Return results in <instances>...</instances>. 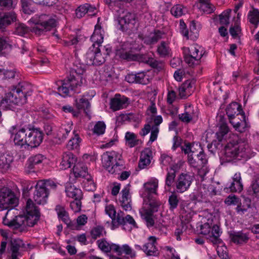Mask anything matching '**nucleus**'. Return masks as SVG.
<instances>
[{
  "label": "nucleus",
  "mask_w": 259,
  "mask_h": 259,
  "mask_svg": "<svg viewBox=\"0 0 259 259\" xmlns=\"http://www.w3.org/2000/svg\"><path fill=\"white\" fill-rule=\"evenodd\" d=\"M128 104V98L119 94H116L115 97L111 99L110 103V108L113 111L125 108Z\"/></svg>",
  "instance_id": "nucleus-24"
},
{
  "label": "nucleus",
  "mask_w": 259,
  "mask_h": 259,
  "mask_svg": "<svg viewBox=\"0 0 259 259\" xmlns=\"http://www.w3.org/2000/svg\"><path fill=\"white\" fill-rule=\"evenodd\" d=\"M12 159L9 156L7 157L5 156L0 157V171L5 172L10 166Z\"/></svg>",
  "instance_id": "nucleus-44"
},
{
  "label": "nucleus",
  "mask_w": 259,
  "mask_h": 259,
  "mask_svg": "<svg viewBox=\"0 0 259 259\" xmlns=\"http://www.w3.org/2000/svg\"><path fill=\"white\" fill-rule=\"evenodd\" d=\"M247 17L249 22L256 28L259 24V10L252 8V10L249 11Z\"/></svg>",
  "instance_id": "nucleus-39"
},
{
  "label": "nucleus",
  "mask_w": 259,
  "mask_h": 259,
  "mask_svg": "<svg viewBox=\"0 0 259 259\" xmlns=\"http://www.w3.org/2000/svg\"><path fill=\"white\" fill-rule=\"evenodd\" d=\"M163 33L160 30H155L154 33H150L148 36H145L143 40L144 43L148 45H152L156 44L159 39H161Z\"/></svg>",
  "instance_id": "nucleus-31"
},
{
  "label": "nucleus",
  "mask_w": 259,
  "mask_h": 259,
  "mask_svg": "<svg viewBox=\"0 0 259 259\" xmlns=\"http://www.w3.org/2000/svg\"><path fill=\"white\" fill-rule=\"evenodd\" d=\"M120 158H121V155L113 151L104 153L102 156L103 165L108 171Z\"/></svg>",
  "instance_id": "nucleus-16"
},
{
  "label": "nucleus",
  "mask_w": 259,
  "mask_h": 259,
  "mask_svg": "<svg viewBox=\"0 0 259 259\" xmlns=\"http://www.w3.org/2000/svg\"><path fill=\"white\" fill-rule=\"evenodd\" d=\"M56 185L50 181H40L36 185L33 193V199L36 203L44 205L47 202L49 195V187L55 188Z\"/></svg>",
  "instance_id": "nucleus-6"
},
{
  "label": "nucleus",
  "mask_w": 259,
  "mask_h": 259,
  "mask_svg": "<svg viewBox=\"0 0 259 259\" xmlns=\"http://www.w3.org/2000/svg\"><path fill=\"white\" fill-rule=\"evenodd\" d=\"M210 225L208 223H205L200 226V234L204 236V237L208 242L210 241Z\"/></svg>",
  "instance_id": "nucleus-50"
},
{
  "label": "nucleus",
  "mask_w": 259,
  "mask_h": 259,
  "mask_svg": "<svg viewBox=\"0 0 259 259\" xmlns=\"http://www.w3.org/2000/svg\"><path fill=\"white\" fill-rule=\"evenodd\" d=\"M106 125L103 121H98L95 125L93 132L98 136L103 135L105 131Z\"/></svg>",
  "instance_id": "nucleus-57"
},
{
  "label": "nucleus",
  "mask_w": 259,
  "mask_h": 259,
  "mask_svg": "<svg viewBox=\"0 0 259 259\" xmlns=\"http://www.w3.org/2000/svg\"><path fill=\"white\" fill-rule=\"evenodd\" d=\"M32 87L25 82H19L13 86L0 100V108L4 110H12L14 105H22L27 102V97L31 95Z\"/></svg>",
  "instance_id": "nucleus-2"
},
{
  "label": "nucleus",
  "mask_w": 259,
  "mask_h": 259,
  "mask_svg": "<svg viewBox=\"0 0 259 259\" xmlns=\"http://www.w3.org/2000/svg\"><path fill=\"white\" fill-rule=\"evenodd\" d=\"M98 247L104 252H110L111 251V246L109 242L105 239L98 240L97 241Z\"/></svg>",
  "instance_id": "nucleus-59"
},
{
  "label": "nucleus",
  "mask_w": 259,
  "mask_h": 259,
  "mask_svg": "<svg viewBox=\"0 0 259 259\" xmlns=\"http://www.w3.org/2000/svg\"><path fill=\"white\" fill-rule=\"evenodd\" d=\"M11 42L9 37L0 34V55H5L11 51Z\"/></svg>",
  "instance_id": "nucleus-29"
},
{
  "label": "nucleus",
  "mask_w": 259,
  "mask_h": 259,
  "mask_svg": "<svg viewBox=\"0 0 259 259\" xmlns=\"http://www.w3.org/2000/svg\"><path fill=\"white\" fill-rule=\"evenodd\" d=\"M222 233L219 224L214 225L211 227V242L213 244H222V240L219 238Z\"/></svg>",
  "instance_id": "nucleus-35"
},
{
  "label": "nucleus",
  "mask_w": 259,
  "mask_h": 259,
  "mask_svg": "<svg viewBox=\"0 0 259 259\" xmlns=\"http://www.w3.org/2000/svg\"><path fill=\"white\" fill-rule=\"evenodd\" d=\"M116 222L118 225L122 226L123 229L125 230L130 231L132 227H137L136 223L133 218L130 215L124 217L122 212L117 213Z\"/></svg>",
  "instance_id": "nucleus-21"
},
{
  "label": "nucleus",
  "mask_w": 259,
  "mask_h": 259,
  "mask_svg": "<svg viewBox=\"0 0 259 259\" xmlns=\"http://www.w3.org/2000/svg\"><path fill=\"white\" fill-rule=\"evenodd\" d=\"M157 53L161 58L169 56L171 54V49L169 46V44L162 41L157 46Z\"/></svg>",
  "instance_id": "nucleus-34"
},
{
  "label": "nucleus",
  "mask_w": 259,
  "mask_h": 259,
  "mask_svg": "<svg viewBox=\"0 0 259 259\" xmlns=\"http://www.w3.org/2000/svg\"><path fill=\"white\" fill-rule=\"evenodd\" d=\"M156 245V238L150 236L147 242L143 246V251L147 256H158L159 253Z\"/></svg>",
  "instance_id": "nucleus-17"
},
{
  "label": "nucleus",
  "mask_w": 259,
  "mask_h": 259,
  "mask_svg": "<svg viewBox=\"0 0 259 259\" xmlns=\"http://www.w3.org/2000/svg\"><path fill=\"white\" fill-rule=\"evenodd\" d=\"M45 159V156L40 154L31 156L26 164L25 171L28 174L35 172Z\"/></svg>",
  "instance_id": "nucleus-15"
},
{
  "label": "nucleus",
  "mask_w": 259,
  "mask_h": 259,
  "mask_svg": "<svg viewBox=\"0 0 259 259\" xmlns=\"http://www.w3.org/2000/svg\"><path fill=\"white\" fill-rule=\"evenodd\" d=\"M240 117L242 118V120H239V123L235 126L234 128L236 131L243 133L245 131L247 128L248 127V123L247 122L246 118L245 116V113L240 115Z\"/></svg>",
  "instance_id": "nucleus-48"
},
{
  "label": "nucleus",
  "mask_w": 259,
  "mask_h": 259,
  "mask_svg": "<svg viewBox=\"0 0 259 259\" xmlns=\"http://www.w3.org/2000/svg\"><path fill=\"white\" fill-rule=\"evenodd\" d=\"M116 55L120 58L127 61H134L135 59V54H133L131 51H127L123 48L116 51Z\"/></svg>",
  "instance_id": "nucleus-42"
},
{
  "label": "nucleus",
  "mask_w": 259,
  "mask_h": 259,
  "mask_svg": "<svg viewBox=\"0 0 259 259\" xmlns=\"http://www.w3.org/2000/svg\"><path fill=\"white\" fill-rule=\"evenodd\" d=\"M183 54L185 61L190 66H192L198 62L202 57V52L196 46H191L190 48H183Z\"/></svg>",
  "instance_id": "nucleus-12"
},
{
  "label": "nucleus",
  "mask_w": 259,
  "mask_h": 259,
  "mask_svg": "<svg viewBox=\"0 0 259 259\" xmlns=\"http://www.w3.org/2000/svg\"><path fill=\"white\" fill-rule=\"evenodd\" d=\"M103 232H105L104 227L101 226H97L93 228L91 234L92 238L96 239L97 238L103 236Z\"/></svg>",
  "instance_id": "nucleus-60"
},
{
  "label": "nucleus",
  "mask_w": 259,
  "mask_h": 259,
  "mask_svg": "<svg viewBox=\"0 0 259 259\" xmlns=\"http://www.w3.org/2000/svg\"><path fill=\"white\" fill-rule=\"evenodd\" d=\"M226 110L228 118L232 117L236 115L240 116V115L244 114L242 109L241 106L237 102L230 103L227 106Z\"/></svg>",
  "instance_id": "nucleus-30"
},
{
  "label": "nucleus",
  "mask_w": 259,
  "mask_h": 259,
  "mask_svg": "<svg viewBox=\"0 0 259 259\" xmlns=\"http://www.w3.org/2000/svg\"><path fill=\"white\" fill-rule=\"evenodd\" d=\"M148 200L149 202V210H147L151 212L152 213L154 212L157 211L160 205L159 202L155 200L154 197L152 198L151 199Z\"/></svg>",
  "instance_id": "nucleus-64"
},
{
  "label": "nucleus",
  "mask_w": 259,
  "mask_h": 259,
  "mask_svg": "<svg viewBox=\"0 0 259 259\" xmlns=\"http://www.w3.org/2000/svg\"><path fill=\"white\" fill-rule=\"evenodd\" d=\"M201 199L200 200L202 202L207 203L209 202V198L210 197V191L203 187L201 189L200 191Z\"/></svg>",
  "instance_id": "nucleus-61"
},
{
  "label": "nucleus",
  "mask_w": 259,
  "mask_h": 259,
  "mask_svg": "<svg viewBox=\"0 0 259 259\" xmlns=\"http://www.w3.org/2000/svg\"><path fill=\"white\" fill-rule=\"evenodd\" d=\"M29 31V28L23 23H19L16 25L15 34L20 36H23Z\"/></svg>",
  "instance_id": "nucleus-58"
},
{
  "label": "nucleus",
  "mask_w": 259,
  "mask_h": 259,
  "mask_svg": "<svg viewBox=\"0 0 259 259\" xmlns=\"http://www.w3.org/2000/svg\"><path fill=\"white\" fill-rule=\"evenodd\" d=\"M218 131L215 133L219 142L218 146L225 145V154L227 157L241 159L242 158H250V149L247 143L240 140L238 136L231 134L225 118L220 115L217 117Z\"/></svg>",
  "instance_id": "nucleus-1"
},
{
  "label": "nucleus",
  "mask_w": 259,
  "mask_h": 259,
  "mask_svg": "<svg viewBox=\"0 0 259 259\" xmlns=\"http://www.w3.org/2000/svg\"><path fill=\"white\" fill-rule=\"evenodd\" d=\"M18 200L15 193L9 188L3 187L0 190V208L7 209L17 205Z\"/></svg>",
  "instance_id": "nucleus-8"
},
{
  "label": "nucleus",
  "mask_w": 259,
  "mask_h": 259,
  "mask_svg": "<svg viewBox=\"0 0 259 259\" xmlns=\"http://www.w3.org/2000/svg\"><path fill=\"white\" fill-rule=\"evenodd\" d=\"M104 30L99 25H96L94 31L91 37V40L95 47H100L103 42Z\"/></svg>",
  "instance_id": "nucleus-28"
},
{
  "label": "nucleus",
  "mask_w": 259,
  "mask_h": 259,
  "mask_svg": "<svg viewBox=\"0 0 259 259\" xmlns=\"http://www.w3.org/2000/svg\"><path fill=\"white\" fill-rule=\"evenodd\" d=\"M55 210L57 212L58 218L64 223L67 225H69L71 221L69 219L68 214L63 206L60 205H57L56 206Z\"/></svg>",
  "instance_id": "nucleus-37"
},
{
  "label": "nucleus",
  "mask_w": 259,
  "mask_h": 259,
  "mask_svg": "<svg viewBox=\"0 0 259 259\" xmlns=\"http://www.w3.org/2000/svg\"><path fill=\"white\" fill-rule=\"evenodd\" d=\"M26 213L24 215L16 216L15 219L9 220L7 219L8 211L3 218V223L8 226L19 228L21 226L33 227L40 218V212L31 199H28L25 206Z\"/></svg>",
  "instance_id": "nucleus-4"
},
{
  "label": "nucleus",
  "mask_w": 259,
  "mask_h": 259,
  "mask_svg": "<svg viewBox=\"0 0 259 259\" xmlns=\"http://www.w3.org/2000/svg\"><path fill=\"white\" fill-rule=\"evenodd\" d=\"M187 12L186 9L181 5H176L170 9L172 15L176 18H179L185 15Z\"/></svg>",
  "instance_id": "nucleus-43"
},
{
  "label": "nucleus",
  "mask_w": 259,
  "mask_h": 259,
  "mask_svg": "<svg viewBox=\"0 0 259 259\" xmlns=\"http://www.w3.org/2000/svg\"><path fill=\"white\" fill-rule=\"evenodd\" d=\"M231 10L229 9L223 12L218 16L214 15H213V19L214 22L219 20L220 24L225 25H228L229 23V17Z\"/></svg>",
  "instance_id": "nucleus-38"
},
{
  "label": "nucleus",
  "mask_w": 259,
  "mask_h": 259,
  "mask_svg": "<svg viewBox=\"0 0 259 259\" xmlns=\"http://www.w3.org/2000/svg\"><path fill=\"white\" fill-rule=\"evenodd\" d=\"M198 110L190 104L185 106V112L179 115L180 119L183 122H189L191 120L197 118Z\"/></svg>",
  "instance_id": "nucleus-19"
},
{
  "label": "nucleus",
  "mask_w": 259,
  "mask_h": 259,
  "mask_svg": "<svg viewBox=\"0 0 259 259\" xmlns=\"http://www.w3.org/2000/svg\"><path fill=\"white\" fill-rule=\"evenodd\" d=\"M230 238L232 242L242 245L246 244L250 239V233L244 231H233L230 234Z\"/></svg>",
  "instance_id": "nucleus-18"
},
{
  "label": "nucleus",
  "mask_w": 259,
  "mask_h": 259,
  "mask_svg": "<svg viewBox=\"0 0 259 259\" xmlns=\"http://www.w3.org/2000/svg\"><path fill=\"white\" fill-rule=\"evenodd\" d=\"M84 71L81 67L71 68L69 75L63 80L59 81L61 84L58 88L59 94L65 97L80 93L82 84V75Z\"/></svg>",
  "instance_id": "nucleus-3"
},
{
  "label": "nucleus",
  "mask_w": 259,
  "mask_h": 259,
  "mask_svg": "<svg viewBox=\"0 0 259 259\" xmlns=\"http://www.w3.org/2000/svg\"><path fill=\"white\" fill-rule=\"evenodd\" d=\"M136 74V83L146 85L150 82L149 76L147 74V72L141 71Z\"/></svg>",
  "instance_id": "nucleus-45"
},
{
  "label": "nucleus",
  "mask_w": 259,
  "mask_h": 259,
  "mask_svg": "<svg viewBox=\"0 0 259 259\" xmlns=\"http://www.w3.org/2000/svg\"><path fill=\"white\" fill-rule=\"evenodd\" d=\"M17 0H0V8L3 10H10L15 8Z\"/></svg>",
  "instance_id": "nucleus-46"
},
{
  "label": "nucleus",
  "mask_w": 259,
  "mask_h": 259,
  "mask_svg": "<svg viewBox=\"0 0 259 259\" xmlns=\"http://www.w3.org/2000/svg\"><path fill=\"white\" fill-rule=\"evenodd\" d=\"M35 25L31 28V31L37 35H40L46 31L56 27L57 21L55 19L49 17L48 16L42 15L36 22H33Z\"/></svg>",
  "instance_id": "nucleus-7"
},
{
  "label": "nucleus",
  "mask_w": 259,
  "mask_h": 259,
  "mask_svg": "<svg viewBox=\"0 0 259 259\" xmlns=\"http://www.w3.org/2000/svg\"><path fill=\"white\" fill-rule=\"evenodd\" d=\"M77 162V157L72 153L66 152L63 153L60 163V168L66 169L74 166Z\"/></svg>",
  "instance_id": "nucleus-27"
},
{
  "label": "nucleus",
  "mask_w": 259,
  "mask_h": 259,
  "mask_svg": "<svg viewBox=\"0 0 259 259\" xmlns=\"http://www.w3.org/2000/svg\"><path fill=\"white\" fill-rule=\"evenodd\" d=\"M186 230V227L183 223L178 226L174 233L175 236L178 241H181L182 240L184 236V232Z\"/></svg>",
  "instance_id": "nucleus-63"
},
{
  "label": "nucleus",
  "mask_w": 259,
  "mask_h": 259,
  "mask_svg": "<svg viewBox=\"0 0 259 259\" xmlns=\"http://www.w3.org/2000/svg\"><path fill=\"white\" fill-rule=\"evenodd\" d=\"M158 187L157 179H153L144 185V191L142 193V197L144 199H151L157 195V190Z\"/></svg>",
  "instance_id": "nucleus-14"
},
{
  "label": "nucleus",
  "mask_w": 259,
  "mask_h": 259,
  "mask_svg": "<svg viewBox=\"0 0 259 259\" xmlns=\"http://www.w3.org/2000/svg\"><path fill=\"white\" fill-rule=\"evenodd\" d=\"M43 139L44 133L40 128L25 126L16 131L13 140L15 145L20 147L27 145L35 148L40 145Z\"/></svg>",
  "instance_id": "nucleus-5"
},
{
  "label": "nucleus",
  "mask_w": 259,
  "mask_h": 259,
  "mask_svg": "<svg viewBox=\"0 0 259 259\" xmlns=\"http://www.w3.org/2000/svg\"><path fill=\"white\" fill-rule=\"evenodd\" d=\"M72 127L73 122L71 121H65L61 124L57 134V137L59 141V144L64 142L67 139L72 130Z\"/></svg>",
  "instance_id": "nucleus-23"
},
{
  "label": "nucleus",
  "mask_w": 259,
  "mask_h": 259,
  "mask_svg": "<svg viewBox=\"0 0 259 259\" xmlns=\"http://www.w3.org/2000/svg\"><path fill=\"white\" fill-rule=\"evenodd\" d=\"M86 62L89 65H100L106 60L105 56L99 47H95V45L89 48L85 55Z\"/></svg>",
  "instance_id": "nucleus-10"
},
{
  "label": "nucleus",
  "mask_w": 259,
  "mask_h": 259,
  "mask_svg": "<svg viewBox=\"0 0 259 259\" xmlns=\"http://www.w3.org/2000/svg\"><path fill=\"white\" fill-rule=\"evenodd\" d=\"M73 172L76 178L81 177L85 178L88 183L90 184V188L88 191L93 190L95 189V185L89 176L87 167L83 162H76L73 167Z\"/></svg>",
  "instance_id": "nucleus-13"
},
{
  "label": "nucleus",
  "mask_w": 259,
  "mask_h": 259,
  "mask_svg": "<svg viewBox=\"0 0 259 259\" xmlns=\"http://www.w3.org/2000/svg\"><path fill=\"white\" fill-rule=\"evenodd\" d=\"M150 152H142L140 156V159L139 162V167L140 169L145 168L151 162Z\"/></svg>",
  "instance_id": "nucleus-40"
},
{
  "label": "nucleus",
  "mask_w": 259,
  "mask_h": 259,
  "mask_svg": "<svg viewBox=\"0 0 259 259\" xmlns=\"http://www.w3.org/2000/svg\"><path fill=\"white\" fill-rule=\"evenodd\" d=\"M125 139L126 144L131 148L138 145L139 143V140L137 139L136 135L134 133L130 132L125 133Z\"/></svg>",
  "instance_id": "nucleus-41"
},
{
  "label": "nucleus",
  "mask_w": 259,
  "mask_h": 259,
  "mask_svg": "<svg viewBox=\"0 0 259 259\" xmlns=\"http://www.w3.org/2000/svg\"><path fill=\"white\" fill-rule=\"evenodd\" d=\"M250 187L252 189L253 195L255 197L259 198V174L253 177Z\"/></svg>",
  "instance_id": "nucleus-51"
},
{
  "label": "nucleus",
  "mask_w": 259,
  "mask_h": 259,
  "mask_svg": "<svg viewBox=\"0 0 259 259\" xmlns=\"http://www.w3.org/2000/svg\"><path fill=\"white\" fill-rule=\"evenodd\" d=\"M218 246L216 247V250L219 256L222 259H228V254L227 253V247L224 245L223 242L222 244H217Z\"/></svg>",
  "instance_id": "nucleus-56"
},
{
  "label": "nucleus",
  "mask_w": 259,
  "mask_h": 259,
  "mask_svg": "<svg viewBox=\"0 0 259 259\" xmlns=\"http://www.w3.org/2000/svg\"><path fill=\"white\" fill-rule=\"evenodd\" d=\"M168 202L170 210H173L176 209L179 203V199L178 195L175 193H172L169 196Z\"/></svg>",
  "instance_id": "nucleus-55"
},
{
  "label": "nucleus",
  "mask_w": 259,
  "mask_h": 259,
  "mask_svg": "<svg viewBox=\"0 0 259 259\" xmlns=\"http://www.w3.org/2000/svg\"><path fill=\"white\" fill-rule=\"evenodd\" d=\"M203 14H210V0H198L194 5Z\"/></svg>",
  "instance_id": "nucleus-33"
},
{
  "label": "nucleus",
  "mask_w": 259,
  "mask_h": 259,
  "mask_svg": "<svg viewBox=\"0 0 259 259\" xmlns=\"http://www.w3.org/2000/svg\"><path fill=\"white\" fill-rule=\"evenodd\" d=\"M22 9L23 12L26 14H31L34 10L33 9L31 0H21Z\"/></svg>",
  "instance_id": "nucleus-54"
},
{
  "label": "nucleus",
  "mask_w": 259,
  "mask_h": 259,
  "mask_svg": "<svg viewBox=\"0 0 259 259\" xmlns=\"http://www.w3.org/2000/svg\"><path fill=\"white\" fill-rule=\"evenodd\" d=\"M193 154L189 155L188 158V162L190 166L194 168L199 169L201 167L199 170V175L202 178V180H204V177L206 174L208 172V170H205L203 168L205 164L207 162L206 156L203 151L199 152V154L196 155V157L194 158Z\"/></svg>",
  "instance_id": "nucleus-9"
},
{
  "label": "nucleus",
  "mask_w": 259,
  "mask_h": 259,
  "mask_svg": "<svg viewBox=\"0 0 259 259\" xmlns=\"http://www.w3.org/2000/svg\"><path fill=\"white\" fill-rule=\"evenodd\" d=\"M232 179V182L224 188V190L226 192L228 191L231 192H240L243 188L240 173H236Z\"/></svg>",
  "instance_id": "nucleus-25"
},
{
  "label": "nucleus",
  "mask_w": 259,
  "mask_h": 259,
  "mask_svg": "<svg viewBox=\"0 0 259 259\" xmlns=\"http://www.w3.org/2000/svg\"><path fill=\"white\" fill-rule=\"evenodd\" d=\"M193 181V177L189 173L182 172L177 178L175 183V190L177 192L183 193L190 187Z\"/></svg>",
  "instance_id": "nucleus-11"
},
{
  "label": "nucleus",
  "mask_w": 259,
  "mask_h": 259,
  "mask_svg": "<svg viewBox=\"0 0 259 259\" xmlns=\"http://www.w3.org/2000/svg\"><path fill=\"white\" fill-rule=\"evenodd\" d=\"M72 133L73 136L68 141L67 145V148L69 150L77 149L81 142V139L76 131L74 130Z\"/></svg>",
  "instance_id": "nucleus-32"
},
{
  "label": "nucleus",
  "mask_w": 259,
  "mask_h": 259,
  "mask_svg": "<svg viewBox=\"0 0 259 259\" xmlns=\"http://www.w3.org/2000/svg\"><path fill=\"white\" fill-rule=\"evenodd\" d=\"M106 213L112 220V223H115L116 219V210L113 205L109 204L107 205L105 207Z\"/></svg>",
  "instance_id": "nucleus-62"
},
{
  "label": "nucleus",
  "mask_w": 259,
  "mask_h": 259,
  "mask_svg": "<svg viewBox=\"0 0 259 259\" xmlns=\"http://www.w3.org/2000/svg\"><path fill=\"white\" fill-rule=\"evenodd\" d=\"M118 22L120 26V29L124 31L130 28V25H134L135 23V16L133 14L127 13L124 16L119 17Z\"/></svg>",
  "instance_id": "nucleus-26"
},
{
  "label": "nucleus",
  "mask_w": 259,
  "mask_h": 259,
  "mask_svg": "<svg viewBox=\"0 0 259 259\" xmlns=\"http://www.w3.org/2000/svg\"><path fill=\"white\" fill-rule=\"evenodd\" d=\"M117 160H118L108 170V171L112 174H119V172L124 168V166L123 164V162L121 158H118Z\"/></svg>",
  "instance_id": "nucleus-49"
},
{
  "label": "nucleus",
  "mask_w": 259,
  "mask_h": 259,
  "mask_svg": "<svg viewBox=\"0 0 259 259\" xmlns=\"http://www.w3.org/2000/svg\"><path fill=\"white\" fill-rule=\"evenodd\" d=\"M16 14L14 11L0 13V30L5 31L7 26L16 21Z\"/></svg>",
  "instance_id": "nucleus-20"
},
{
  "label": "nucleus",
  "mask_w": 259,
  "mask_h": 259,
  "mask_svg": "<svg viewBox=\"0 0 259 259\" xmlns=\"http://www.w3.org/2000/svg\"><path fill=\"white\" fill-rule=\"evenodd\" d=\"M142 218L145 221L147 226L149 228L154 224V221L152 218L153 213L151 212L145 210L141 214Z\"/></svg>",
  "instance_id": "nucleus-53"
},
{
  "label": "nucleus",
  "mask_w": 259,
  "mask_h": 259,
  "mask_svg": "<svg viewBox=\"0 0 259 259\" xmlns=\"http://www.w3.org/2000/svg\"><path fill=\"white\" fill-rule=\"evenodd\" d=\"M66 192L68 197L72 198L74 200L81 199V191L80 189L71 187L66 190Z\"/></svg>",
  "instance_id": "nucleus-47"
},
{
  "label": "nucleus",
  "mask_w": 259,
  "mask_h": 259,
  "mask_svg": "<svg viewBox=\"0 0 259 259\" xmlns=\"http://www.w3.org/2000/svg\"><path fill=\"white\" fill-rule=\"evenodd\" d=\"M27 248L25 244L20 239H15L11 241V250L12 252L19 253V251H24Z\"/></svg>",
  "instance_id": "nucleus-36"
},
{
  "label": "nucleus",
  "mask_w": 259,
  "mask_h": 259,
  "mask_svg": "<svg viewBox=\"0 0 259 259\" xmlns=\"http://www.w3.org/2000/svg\"><path fill=\"white\" fill-rule=\"evenodd\" d=\"M91 95H89V93L84 95L81 98L77 100L76 99V106L78 110H83L87 115H89L90 111V104L89 101V99H91L95 95V92L92 90L90 91Z\"/></svg>",
  "instance_id": "nucleus-22"
},
{
  "label": "nucleus",
  "mask_w": 259,
  "mask_h": 259,
  "mask_svg": "<svg viewBox=\"0 0 259 259\" xmlns=\"http://www.w3.org/2000/svg\"><path fill=\"white\" fill-rule=\"evenodd\" d=\"M91 8V5L88 4H85L79 6L75 11L76 16L78 18H81L90 10Z\"/></svg>",
  "instance_id": "nucleus-52"
}]
</instances>
